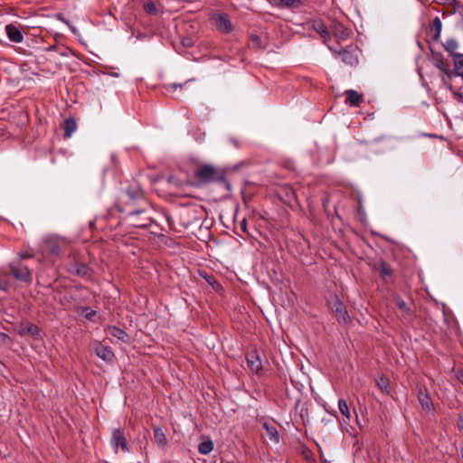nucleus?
<instances>
[{
    "instance_id": "24",
    "label": "nucleus",
    "mask_w": 463,
    "mask_h": 463,
    "mask_svg": "<svg viewBox=\"0 0 463 463\" xmlns=\"http://www.w3.org/2000/svg\"><path fill=\"white\" fill-rule=\"evenodd\" d=\"M333 33L338 40H346L350 35V31L342 24H335L333 27Z\"/></svg>"
},
{
    "instance_id": "44",
    "label": "nucleus",
    "mask_w": 463,
    "mask_h": 463,
    "mask_svg": "<svg viewBox=\"0 0 463 463\" xmlns=\"http://www.w3.org/2000/svg\"><path fill=\"white\" fill-rule=\"evenodd\" d=\"M205 279L207 280V282L209 284H211L213 286V283H215V284H217L219 286V284L216 282V280L213 277H211V276H209L208 278L205 277Z\"/></svg>"
},
{
    "instance_id": "14",
    "label": "nucleus",
    "mask_w": 463,
    "mask_h": 463,
    "mask_svg": "<svg viewBox=\"0 0 463 463\" xmlns=\"http://www.w3.org/2000/svg\"><path fill=\"white\" fill-rule=\"evenodd\" d=\"M394 302L399 309L402 312V319L406 323H411L414 317L413 310L406 304V302L401 298L396 297Z\"/></svg>"
},
{
    "instance_id": "25",
    "label": "nucleus",
    "mask_w": 463,
    "mask_h": 463,
    "mask_svg": "<svg viewBox=\"0 0 463 463\" xmlns=\"http://www.w3.org/2000/svg\"><path fill=\"white\" fill-rule=\"evenodd\" d=\"M377 270L379 271L381 277L385 280V281H388L389 279L392 278V269L391 268V266L384 262V261H380L378 266H377Z\"/></svg>"
},
{
    "instance_id": "32",
    "label": "nucleus",
    "mask_w": 463,
    "mask_h": 463,
    "mask_svg": "<svg viewBox=\"0 0 463 463\" xmlns=\"http://www.w3.org/2000/svg\"><path fill=\"white\" fill-rule=\"evenodd\" d=\"M143 7L146 13H147L148 14L156 15L159 14V9L157 5H156V3L152 1L146 2Z\"/></svg>"
},
{
    "instance_id": "50",
    "label": "nucleus",
    "mask_w": 463,
    "mask_h": 463,
    "mask_svg": "<svg viewBox=\"0 0 463 463\" xmlns=\"http://www.w3.org/2000/svg\"><path fill=\"white\" fill-rule=\"evenodd\" d=\"M59 18H60L62 22H64V23L68 24V22H67L64 18H61V15H59Z\"/></svg>"
},
{
    "instance_id": "48",
    "label": "nucleus",
    "mask_w": 463,
    "mask_h": 463,
    "mask_svg": "<svg viewBox=\"0 0 463 463\" xmlns=\"http://www.w3.org/2000/svg\"><path fill=\"white\" fill-rule=\"evenodd\" d=\"M321 463H330V462L326 458H321Z\"/></svg>"
},
{
    "instance_id": "45",
    "label": "nucleus",
    "mask_w": 463,
    "mask_h": 463,
    "mask_svg": "<svg viewBox=\"0 0 463 463\" xmlns=\"http://www.w3.org/2000/svg\"><path fill=\"white\" fill-rule=\"evenodd\" d=\"M240 225H241V229L243 232H246L247 222H246V220H245V219H244V220H242V221L241 222V224H240Z\"/></svg>"
},
{
    "instance_id": "6",
    "label": "nucleus",
    "mask_w": 463,
    "mask_h": 463,
    "mask_svg": "<svg viewBox=\"0 0 463 463\" xmlns=\"http://www.w3.org/2000/svg\"><path fill=\"white\" fill-rule=\"evenodd\" d=\"M65 268L70 274L77 275L82 279H90L92 274V270L88 265L76 260L66 264Z\"/></svg>"
},
{
    "instance_id": "9",
    "label": "nucleus",
    "mask_w": 463,
    "mask_h": 463,
    "mask_svg": "<svg viewBox=\"0 0 463 463\" xmlns=\"http://www.w3.org/2000/svg\"><path fill=\"white\" fill-rule=\"evenodd\" d=\"M248 367L255 373H259L262 369V362L257 350H251L246 354Z\"/></svg>"
},
{
    "instance_id": "4",
    "label": "nucleus",
    "mask_w": 463,
    "mask_h": 463,
    "mask_svg": "<svg viewBox=\"0 0 463 463\" xmlns=\"http://www.w3.org/2000/svg\"><path fill=\"white\" fill-rule=\"evenodd\" d=\"M328 307L330 310L335 313V318L339 324L344 326L350 324L351 317L347 308L336 295L332 298L331 301H328Z\"/></svg>"
},
{
    "instance_id": "34",
    "label": "nucleus",
    "mask_w": 463,
    "mask_h": 463,
    "mask_svg": "<svg viewBox=\"0 0 463 463\" xmlns=\"http://www.w3.org/2000/svg\"><path fill=\"white\" fill-rule=\"evenodd\" d=\"M249 44H250V48H255V49H260V48L265 47V45L262 44V41H261L260 37L256 34L250 35Z\"/></svg>"
},
{
    "instance_id": "46",
    "label": "nucleus",
    "mask_w": 463,
    "mask_h": 463,
    "mask_svg": "<svg viewBox=\"0 0 463 463\" xmlns=\"http://www.w3.org/2000/svg\"><path fill=\"white\" fill-rule=\"evenodd\" d=\"M20 257H21V259H28V258H32V255L28 254V253H21Z\"/></svg>"
},
{
    "instance_id": "8",
    "label": "nucleus",
    "mask_w": 463,
    "mask_h": 463,
    "mask_svg": "<svg viewBox=\"0 0 463 463\" xmlns=\"http://www.w3.org/2000/svg\"><path fill=\"white\" fill-rule=\"evenodd\" d=\"M110 444L117 453L118 448L124 452H129L128 443L121 429L117 428L112 430Z\"/></svg>"
},
{
    "instance_id": "19",
    "label": "nucleus",
    "mask_w": 463,
    "mask_h": 463,
    "mask_svg": "<svg viewBox=\"0 0 463 463\" xmlns=\"http://www.w3.org/2000/svg\"><path fill=\"white\" fill-rule=\"evenodd\" d=\"M18 334L21 336L24 335H32V336H37L40 334V328L30 322L27 323H22L19 326Z\"/></svg>"
},
{
    "instance_id": "37",
    "label": "nucleus",
    "mask_w": 463,
    "mask_h": 463,
    "mask_svg": "<svg viewBox=\"0 0 463 463\" xmlns=\"http://www.w3.org/2000/svg\"><path fill=\"white\" fill-rule=\"evenodd\" d=\"M87 320L92 321L97 315V312L90 307H85L80 313Z\"/></svg>"
},
{
    "instance_id": "41",
    "label": "nucleus",
    "mask_w": 463,
    "mask_h": 463,
    "mask_svg": "<svg viewBox=\"0 0 463 463\" xmlns=\"http://www.w3.org/2000/svg\"><path fill=\"white\" fill-rule=\"evenodd\" d=\"M182 86H183L182 84L171 83V84L165 85V88L166 90L171 91V90H175L177 88H181Z\"/></svg>"
},
{
    "instance_id": "2",
    "label": "nucleus",
    "mask_w": 463,
    "mask_h": 463,
    "mask_svg": "<svg viewBox=\"0 0 463 463\" xmlns=\"http://www.w3.org/2000/svg\"><path fill=\"white\" fill-rule=\"evenodd\" d=\"M42 252L52 256H61V254L68 253V256H72L71 249V241L65 237L59 235H49L42 241Z\"/></svg>"
},
{
    "instance_id": "43",
    "label": "nucleus",
    "mask_w": 463,
    "mask_h": 463,
    "mask_svg": "<svg viewBox=\"0 0 463 463\" xmlns=\"http://www.w3.org/2000/svg\"><path fill=\"white\" fill-rule=\"evenodd\" d=\"M453 95L458 101L463 103V93L458 91H453Z\"/></svg>"
},
{
    "instance_id": "31",
    "label": "nucleus",
    "mask_w": 463,
    "mask_h": 463,
    "mask_svg": "<svg viewBox=\"0 0 463 463\" xmlns=\"http://www.w3.org/2000/svg\"><path fill=\"white\" fill-rule=\"evenodd\" d=\"M264 428L266 429L267 435L269 436V439L274 440L275 442H279V435L277 429L273 426H269L267 423L264 424Z\"/></svg>"
},
{
    "instance_id": "26",
    "label": "nucleus",
    "mask_w": 463,
    "mask_h": 463,
    "mask_svg": "<svg viewBox=\"0 0 463 463\" xmlns=\"http://www.w3.org/2000/svg\"><path fill=\"white\" fill-rule=\"evenodd\" d=\"M154 439L157 445H159L162 448L165 447L167 441L161 427L154 428Z\"/></svg>"
},
{
    "instance_id": "1",
    "label": "nucleus",
    "mask_w": 463,
    "mask_h": 463,
    "mask_svg": "<svg viewBox=\"0 0 463 463\" xmlns=\"http://www.w3.org/2000/svg\"><path fill=\"white\" fill-rule=\"evenodd\" d=\"M118 212L125 213V220L130 226L136 228H147L155 220L148 203L139 189H127L122 192L116 205Z\"/></svg>"
},
{
    "instance_id": "16",
    "label": "nucleus",
    "mask_w": 463,
    "mask_h": 463,
    "mask_svg": "<svg viewBox=\"0 0 463 463\" xmlns=\"http://www.w3.org/2000/svg\"><path fill=\"white\" fill-rule=\"evenodd\" d=\"M215 24L219 31L229 33L232 31V24L226 14H220L215 18Z\"/></svg>"
},
{
    "instance_id": "13",
    "label": "nucleus",
    "mask_w": 463,
    "mask_h": 463,
    "mask_svg": "<svg viewBox=\"0 0 463 463\" xmlns=\"http://www.w3.org/2000/svg\"><path fill=\"white\" fill-rule=\"evenodd\" d=\"M5 30L8 39L11 42L15 43H21L24 42V34L17 25L14 24H9L5 25Z\"/></svg>"
},
{
    "instance_id": "17",
    "label": "nucleus",
    "mask_w": 463,
    "mask_h": 463,
    "mask_svg": "<svg viewBox=\"0 0 463 463\" xmlns=\"http://www.w3.org/2000/svg\"><path fill=\"white\" fill-rule=\"evenodd\" d=\"M418 401L423 410L427 411L433 410L432 400L426 389L419 388Z\"/></svg>"
},
{
    "instance_id": "29",
    "label": "nucleus",
    "mask_w": 463,
    "mask_h": 463,
    "mask_svg": "<svg viewBox=\"0 0 463 463\" xmlns=\"http://www.w3.org/2000/svg\"><path fill=\"white\" fill-rule=\"evenodd\" d=\"M213 449V443L211 439L201 442L198 446L199 453L203 455L209 454Z\"/></svg>"
},
{
    "instance_id": "23",
    "label": "nucleus",
    "mask_w": 463,
    "mask_h": 463,
    "mask_svg": "<svg viewBox=\"0 0 463 463\" xmlns=\"http://www.w3.org/2000/svg\"><path fill=\"white\" fill-rule=\"evenodd\" d=\"M64 138H70L77 129V122L73 118H68L63 122Z\"/></svg>"
},
{
    "instance_id": "22",
    "label": "nucleus",
    "mask_w": 463,
    "mask_h": 463,
    "mask_svg": "<svg viewBox=\"0 0 463 463\" xmlns=\"http://www.w3.org/2000/svg\"><path fill=\"white\" fill-rule=\"evenodd\" d=\"M108 335L124 342L128 343L129 341V335L123 329L117 326H108L106 329Z\"/></svg>"
},
{
    "instance_id": "21",
    "label": "nucleus",
    "mask_w": 463,
    "mask_h": 463,
    "mask_svg": "<svg viewBox=\"0 0 463 463\" xmlns=\"http://www.w3.org/2000/svg\"><path fill=\"white\" fill-rule=\"evenodd\" d=\"M345 95L346 96L345 103L352 107H358L363 101L362 95L356 90H347L345 91Z\"/></svg>"
},
{
    "instance_id": "30",
    "label": "nucleus",
    "mask_w": 463,
    "mask_h": 463,
    "mask_svg": "<svg viewBox=\"0 0 463 463\" xmlns=\"http://www.w3.org/2000/svg\"><path fill=\"white\" fill-rule=\"evenodd\" d=\"M45 52H56L61 56H68L69 49L65 46H59L57 44H52L44 49Z\"/></svg>"
},
{
    "instance_id": "47",
    "label": "nucleus",
    "mask_w": 463,
    "mask_h": 463,
    "mask_svg": "<svg viewBox=\"0 0 463 463\" xmlns=\"http://www.w3.org/2000/svg\"><path fill=\"white\" fill-rule=\"evenodd\" d=\"M16 51H17V52H19V53H23V54H24V53H25V51H24V49H22V48H18Z\"/></svg>"
},
{
    "instance_id": "5",
    "label": "nucleus",
    "mask_w": 463,
    "mask_h": 463,
    "mask_svg": "<svg viewBox=\"0 0 463 463\" xmlns=\"http://www.w3.org/2000/svg\"><path fill=\"white\" fill-rule=\"evenodd\" d=\"M328 48L337 57H341V60L344 63L350 65V66H355L358 63V56H357L358 49H357V47L349 45L341 51L334 50L330 46H328Z\"/></svg>"
},
{
    "instance_id": "33",
    "label": "nucleus",
    "mask_w": 463,
    "mask_h": 463,
    "mask_svg": "<svg viewBox=\"0 0 463 463\" xmlns=\"http://www.w3.org/2000/svg\"><path fill=\"white\" fill-rule=\"evenodd\" d=\"M439 5H449L453 7V12L456 13L461 7V5L457 0H435Z\"/></svg>"
},
{
    "instance_id": "12",
    "label": "nucleus",
    "mask_w": 463,
    "mask_h": 463,
    "mask_svg": "<svg viewBox=\"0 0 463 463\" xmlns=\"http://www.w3.org/2000/svg\"><path fill=\"white\" fill-rule=\"evenodd\" d=\"M430 61L432 64L448 76L449 72H451V69L444 61V57L442 53L434 52L432 49H430Z\"/></svg>"
},
{
    "instance_id": "51",
    "label": "nucleus",
    "mask_w": 463,
    "mask_h": 463,
    "mask_svg": "<svg viewBox=\"0 0 463 463\" xmlns=\"http://www.w3.org/2000/svg\"><path fill=\"white\" fill-rule=\"evenodd\" d=\"M458 427H459V429H462V430H463V421H461V422L458 424Z\"/></svg>"
},
{
    "instance_id": "36",
    "label": "nucleus",
    "mask_w": 463,
    "mask_h": 463,
    "mask_svg": "<svg viewBox=\"0 0 463 463\" xmlns=\"http://www.w3.org/2000/svg\"><path fill=\"white\" fill-rule=\"evenodd\" d=\"M10 288L9 274L0 275V291L6 292Z\"/></svg>"
},
{
    "instance_id": "20",
    "label": "nucleus",
    "mask_w": 463,
    "mask_h": 463,
    "mask_svg": "<svg viewBox=\"0 0 463 463\" xmlns=\"http://www.w3.org/2000/svg\"><path fill=\"white\" fill-rule=\"evenodd\" d=\"M452 59L454 62V70H451V72H449L448 77L451 78L452 76H460L463 78V54H452Z\"/></svg>"
},
{
    "instance_id": "28",
    "label": "nucleus",
    "mask_w": 463,
    "mask_h": 463,
    "mask_svg": "<svg viewBox=\"0 0 463 463\" xmlns=\"http://www.w3.org/2000/svg\"><path fill=\"white\" fill-rule=\"evenodd\" d=\"M443 47L452 57V54H457L455 51L458 49V43L454 38H449L443 43Z\"/></svg>"
},
{
    "instance_id": "40",
    "label": "nucleus",
    "mask_w": 463,
    "mask_h": 463,
    "mask_svg": "<svg viewBox=\"0 0 463 463\" xmlns=\"http://www.w3.org/2000/svg\"><path fill=\"white\" fill-rule=\"evenodd\" d=\"M10 342V337L7 334L0 332V343L6 345Z\"/></svg>"
},
{
    "instance_id": "11",
    "label": "nucleus",
    "mask_w": 463,
    "mask_h": 463,
    "mask_svg": "<svg viewBox=\"0 0 463 463\" xmlns=\"http://www.w3.org/2000/svg\"><path fill=\"white\" fill-rule=\"evenodd\" d=\"M310 27L317 32L322 38L325 43L331 40L330 33L328 32L324 22L320 19H314L308 22Z\"/></svg>"
},
{
    "instance_id": "10",
    "label": "nucleus",
    "mask_w": 463,
    "mask_h": 463,
    "mask_svg": "<svg viewBox=\"0 0 463 463\" xmlns=\"http://www.w3.org/2000/svg\"><path fill=\"white\" fill-rule=\"evenodd\" d=\"M11 272L14 277L21 281L29 282L32 279L31 272L26 266L20 263L11 265Z\"/></svg>"
},
{
    "instance_id": "38",
    "label": "nucleus",
    "mask_w": 463,
    "mask_h": 463,
    "mask_svg": "<svg viewBox=\"0 0 463 463\" xmlns=\"http://www.w3.org/2000/svg\"><path fill=\"white\" fill-rule=\"evenodd\" d=\"M280 4L285 7H299L302 2L301 0H280Z\"/></svg>"
},
{
    "instance_id": "7",
    "label": "nucleus",
    "mask_w": 463,
    "mask_h": 463,
    "mask_svg": "<svg viewBox=\"0 0 463 463\" xmlns=\"http://www.w3.org/2000/svg\"><path fill=\"white\" fill-rule=\"evenodd\" d=\"M74 293V290L71 288L57 290L54 294V299L60 303L64 309H69L75 302Z\"/></svg>"
},
{
    "instance_id": "35",
    "label": "nucleus",
    "mask_w": 463,
    "mask_h": 463,
    "mask_svg": "<svg viewBox=\"0 0 463 463\" xmlns=\"http://www.w3.org/2000/svg\"><path fill=\"white\" fill-rule=\"evenodd\" d=\"M338 408H339V411L340 412L346 417V419L349 420H350V411H349V408H348V405H347V402H345V400L344 399H340L338 401Z\"/></svg>"
},
{
    "instance_id": "39",
    "label": "nucleus",
    "mask_w": 463,
    "mask_h": 463,
    "mask_svg": "<svg viewBox=\"0 0 463 463\" xmlns=\"http://www.w3.org/2000/svg\"><path fill=\"white\" fill-rule=\"evenodd\" d=\"M167 182L176 188H181L183 186V183L174 175H169Z\"/></svg>"
},
{
    "instance_id": "15",
    "label": "nucleus",
    "mask_w": 463,
    "mask_h": 463,
    "mask_svg": "<svg viewBox=\"0 0 463 463\" xmlns=\"http://www.w3.org/2000/svg\"><path fill=\"white\" fill-rule=\"evenodd\" d=\"M95 354L108 364H112L115 360V354L111 348L101 344L95 347Z\"/></svg>"
},
{
    "instance_id": "42",
    "label": "nucleus",
    "mask_w": 463,
    "mask_h": 463,
    "mask_svg": "<svg viewBox=\"0 0 463 463\" xmlns=\"http://www.w3.org/2000/svg\"><path fill=\"white\" fill-rule=\"evenodd\" d=\"M450 78H449L446 74H444V76L442 77V81H443V84L449 90H452V85L451 83L449 82Z\"/></svg>"
},
{
    "instance_id": "27",
    "label": "nucleus",
    "mask_w": 463,
    "mask_h": 463,
    "mask_svg": "<svg viewBox=\"0 0 463 463\" xmlns=\"http://www.w3.org/2000/svg\"><path fill=\"white\" fill-rule=\"evenodd\" d=\"M376 384L382 392L385 394H390V382L389 379L385 376H381L377 381Z\"/></svg>"
},
{
    "instance_id": "18",
    "label": "nucleus",
    "mask_w": 463,
    "mask_h": 463,
    "mask_svg": "<svg viewBox=\"0 0 463 463\" xmlns=\"http://www.w3.org/2000/svg\"><path fill=\"white\" fill-rule=\"evenodd\" d=\"M442 30V23L439 17L436 16L429 25L428 31L434 42H439Z\"/></svg>"
},
{
    "instance_id": "3",
    "label": "nucleus",
    "mask_w": 463,
    "mask_h": 463,
    "mask_svg": "<svg viewBox=\"0 0 463 463\" xmlns=\"http://www.w3.org/2000/svg\"><path fill=\"white\" fill-rule=\"evenodd\" d=\"M194 178L199 185L214 182L225 183L227 186L229 185L225 180V172L210 164L199 165L194 173Z\"/></svg>"
},
{
    "instance_id": "49",
    "label": "nucleus",
    "mask_w": 463,
    "mask_h": 463,
    "mask_svg": "<svg viewBox=\"0 0 463 463\" xmlns=\"http://www.w3.org/2000/svg\"><path fill=\"white\" fill-rule=\"evenodd\" d=\"M458 378L463 383V373H460V376Z\"/></svg>"
}]
</instances>
